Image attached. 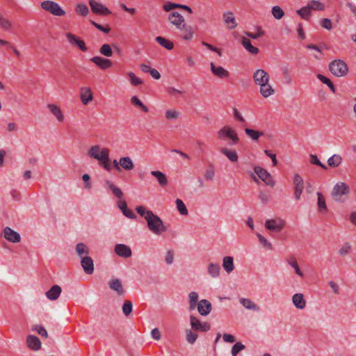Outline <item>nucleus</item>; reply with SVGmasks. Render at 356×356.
<instances>
[{"instance_id": "nucleus-1", "label": "nucleus", "mask_w": 356, "mask_h": 356, "mask_svg": "<svg viewBox=\"0 0 356 356\" xmlns=\"http://www.w3.org/2000/svg\"><path fill=\"white\" fill-rule=\"evenodd\" d=\"M88 156L95 161H97L99 165L108 172L111 170L110 164V149L100 145H92L87 152Z\"/></svg>"}, {"instance_id": "nucleus-2", "label": "nucleus", "mask_w": 356, "mask_h": 356, "mask_svg": "<svg viewBox=\"0 0 356 356\" xmlns=\"http://www.w3.org/2000/svg\"><path fill=\"white\" fill-rule=\"evenodd\" d=\"M217 138L223 142H228L230 145L238 143L240 139L237 131L229 125L222 127L217 131Z\"/></svg>"}, {"instance_id": "nucleus-3", "label": "nucleus", "mask_w": 356, "mask_h": 356, "mask_svg": "<svg viewBox=\"0 0 356 356\" xmlns=\"http://www.w3.org/2000/svg\"><path fill=\"white\" fill-rule=\"evenodd\" d=\"M149 230L155 235L159 236L167 230L161 218L152 213L146 220Z\"/></svg>"}, {"instance_id": "nucleus-4", "label": "nucleus", "mask_w": 356, "mask_h": 356, "mask_svg": "<svg viewBox=\"0 0 356 356\" xmlns=\"http://www.w3.org/2000/svg\"><path fill=\"white\" fill-rule=\"evenodd\" d=\"M349 193L350 188L348 185L344 182L339 181L334 186L331 195L335 202L343 203Z\"/></svg>"}, {"instance_id": "nucleus-5", "label": "nucleus", "mask_w": 356, "mask_h": 356, "mask_svg": "<svg viewBox=\"0 0 356 356\" xmlns=\"http://www.w3.org/2000/svg\"><path fill=\"white\" fill-rule=\"evenodd\" d=\"M329 68L331 73L338 77L345 76L348 71L347 65L341 60L331 62Z\"/></svg>"}, {"instance_id": "nucleus-6", "label": "nucleus", "mask_w": 356, "mask_h": 356, "mask_svg": "<svg viewBox=\"0 0 356 356\" xmlns=\"http://www.w3.org/2000/svg\"><path fill=\"white\" fill-rule=\"evenodd\" d=\"M41 7L44 10H47L56 16H63L65 15V11L56 2L52 1H44L42 2Z\"/></svg>"}, {"instance_id": "nucleus-7", "label": "nucleus", "mask_w": 356, "mask_h": 356, "mask_svg": "<svg viewBox=\"0 0 356 356\" xmlns=\"http://www.w3.org/2000/svg\"><path fill=\"white\" fill-rule=\"evenodd\" d=\"M168 22L175 26L178 30L186 29V22L184 17L178 12H172L168 17Z\"/></svg>"}, {"instance_id": "nucleus-8", "label": "nucleus", "mask_w": 356, "mask_h": 356, "mask_svg": "<svg viewBox=\"0 0 356 356\" xmlns=\"http://www.w3.org/2000/svg\"><path fill=\"white\" fill-rule=\"evenodd\" d=\"M285 225V220L280 218L268 219L265 222V227L269 231L275 232H281L284 227Z\"/></svg>"}, {"instance_id": "nucleus-9", "label": "nucleus", "mask_w": 356, "mask_h": 356, "mask_svg": "<svg viewBox=\"0 0 356 356\" xmlns=\"http://www.w3.org/2000/svg\"><path fill=\"white\" fill-rule=\"evenodd\" d=\"M190 329L196 332H204L211 329V325L209 323H202L197 317L193 315L190 316Z\"/></svg>"}, {"instance_id": "nucleus-10", "label": "nucleus", "mask_w": 356, "mask_h": 356, "mask_svg": "<svg viewBox=\"0 0 356 356\" xmlns=\"http://www.w3.org/2000/svg\"><path fill=\"white\" fill-rule=\"evenodd\" d=\"M254 170L257 176L264 181L266 185L270 186L275 185L272 176L264 168L256 166Z\"/></svg>"}, {"instance_id": "nucleus-11", "label": "nucleus", "mask_w": 356, "mask_h": 356, "mask_svg": "<svg viewBox=\"0 0 356 356\" xmlns=\"http://www.w3.org/2000/svg\"><path fill=\"white\" fill-rule=\"evenodd\" d=\"M293 183L294 185V197L296 200H299L304 189V182L302 177L296 174L293 177Z\"/></svg>"}, {"instance_id": "nucleus-12", "label": "nucleus", "mask_w": 356, "mask_h": 356, "mask_svg": "<svg viewBox=\"0 0 356 356\" xmlns=\"http://www.w3.org/2000/svg\"><path fill=\"white\" fill-rule=\"evenodd\" d=\"M65 37L69 44L72 46H76L83 51H87V47L84 41L76 37L75 35L71 33H67L65 34Z\"/></svg>"}, {"instance_id": "nucleus-13", "label": "nucleus", "mask_w": 356, "mask_h": 356, "mask_svg": "<svg viewBox=\"0 0 356 356\" xmlns=\"http://www.w3.org/2000/svg\"><path fill=\"white\" fill-rule=\"evenodd\" d=\"M89 5L92 11L95 14L106 15L111 13L107 7L95 0H89Z\"/></svg>"}, {"instance_id": "nucleus-14", "label": "nucleus", "mask_w": 356, "mask_h": 356, "mask_svg": "<svg viewBox=\"0 0 356 356\" xmlns=\"http://www.w3.org/2000/svg\"><path fill=\"white\" fill-rule=\"evenodd\" d=\"M3 237L9 242L19 243L21 241L20 234L9 227H6L3 231Z\"/></svg>"}, {"instance_id": "nucleus-15", "label": "nucleus", "mask_w": 356, "mask_h": 356, "mask_svg": "<svg viewBox=\"0 0 356 356\" xmlns=\"http://www.w3.org/2000/svg\"><path fill=\"white\" fill-rule=\"evenodd\" d=\"M253 79L256 85L265 83L270 81V76L264 70H257L253 74Z\"/></svg>"}, {"instance_id": "nucleus-16", "label": "nucleus", "mask_w": 356, "mask_h": 356, "mask_svg": "<svg viewBox=\"0 0 356 356\" xmlns=\"http://www.w3.org/2000/svg\"><path fill=\"white\" fill-rule=\"evenodd\" d=\"M47 107L51 115L56 118L58 122H63L65 120V115L61 108L55 104H48Z\"/></svg>"}, {"instance_id": "nucleus-17", "label": "nucleus", "mask_w": 356, "mask_h": 356, "mask_svg": "<svg viewBox=\"0 0 356 356\" xmlns=\"http://www.w3.org/2000/svg\"><path fill=\"white\" fill-rule=\"evenodd\" d=\"M114 251L117 255L124 258L130 257L132 254L129 246L121 243L115 245Z\"/></svg>"}, {"instance_id": "nucleus-18", "label": "nucleus", "mask_w": 356, "mask_h": 356, "mask_svg": "<svg viewBox=\"0 0 356 356\" xmlns=\"http://www.w3.org/2000/svg\"><path fill=\"white\" fill-rule=\"evenodd\" d=\"M80 99L83 105H88L93 99L92 90L88 87H82L80 89Z\"/></svg>"}, {"instance_id": "nucleus-19", "label": "nucleus", "mask_w": 356, "mask_h": 356, "mask_svg": "<svg viewBox=\"0 0 356 356\" xmlns=\"http://www.w3.org/2000/svg\"><path fill=\"white\" fill-rule=\"evenodd\" d=\"M81 259V265L86 274L90 275L94 271V263L92 259L89 257H83Z\"/></svg>"}, {"instance_id": "nucleus-20", "label": "nucleus", "mask_w": 356, "mask_h": 356, "mask_svg": "<svg viewBox=\"0 0 356 356\" xmlns=\"http://www.w3.org/2000/svg\"><path fill=\"white\" fill-rule=\"evenodd\" d=\"M197 308L198 312L202 316H207L208 315L212 309L211 304L210 302L207 300L203 299L201 300L196 307Z\"/></svg>"}, {"instance_id": "nucleus-21", "label": "nucleus", "mask_w": 356, "mask_h": 356, "mask_svg": "<svg viewBox=\"0 0 356 356\" xmlns=\"http://www.w3.org/2000/svg\"><path fill=\"white\" fill-rule=\"evenodd\" d=\"M90 60L102 70H106L113 65L111 60L100 56L92 57L90 58Z\"/></svg>"}, {"instance_id": "nucleus-22", "label": "nucleus", "mask_w": 356, "mask_h": 356, "mask_svg": "<svg viewBox=\"0 0 356 356\" xmlns=\"http://www.w3.org/2000/svg\"><path fill=\"white\" fill-rule=\"evenodd\" d=\"M108 284L110 289L115 291L118 296H122L124 293L122 282L119 279H111Z\"/></svg>"}, {"instance_id": "nucleus-23", "label": "nucleus", "mask_w": 356, "mask_h": 356, "mask_svg": "<svg viewBox=\"0 0 356 356\" xmlns=\"http://www.w3.org/2000/svg\"><path fill=\"white\" fill-rule=\"evenodd\" d=\"M291 300L294 307L298 309H303L306 307V300H305L304 295L302 293H295L292 296Z\"/></svg>"}, {"instance_id": "nucleus-24", "label": "nucleus", "mask_w": 356, "mask_h": 356, "mask_svg": "<svg viewBox=\"0 0 356 356\" xmlns=\"http://www.w3.org/2000/svg\"><path fill=\"white\" fill-rule=\"evenodd\" d=\"M27 346L33 350H38L41 348L40 340L34 335H28L26 337Z\"/></svg>"}, {"instance_id": "nucleus-25", "label": "nucleus", "mask_w": 356, "mask_h": 356, "mask_svg": "<svg viewBox=\"0 0 356 356\" xmlns=\"http://www.w3.org/2000/svg\"><path fill=\"white\" fill-rule=\"evenodd\" d=\"M222 18L225 24L229 29H233L237 26V22L233 13L226 12L223 13Z\"/></svg>"}, {"instance_id": "nucleus-26", "label": "nucleus", "mask_w": 356, "mask_h": 356, "mask_svg": "<svg viewBox=\"0 0 356 356\" xmlns=\"http://www.w3.org/2000/svg\"><path fill=\"white\" fill-rule=\"evenodd\" d=\"M61 292V287L56 284L45 293V296L49 300H56L60 296Z\"/></svg>"}, {"instance_id": "nucleus-27", "label": "nucleus", "mask_w": 356, "mask_h": 356, "mask_svg": "<svg viewBox=\"0 0 356 356\" xmlns=\"http://www.w3.org/2000/svg\"><path fill=\"white\" fill-rule=\"evenodd\" d=\"M259 92L264 98H268L270 96L275 94V90L273 89V86L270 85V81L260 84L259 86Z\"/></svg>"}, {"instance_id": "nucleus-28", "label": "nucleus", "mask_w": 356, "mask_h": 356, "mask_svg": "<svg viewBox=\"0 0 356 356\" xmlns=\"http://www.w3.org/2000/svg\"><path fill=\"white\" fill-rule=\"evenodd\" d=\"M106 187L111 191V193L119 200L122 199L124 193L122 190L118 187L114 183L108 179L105 181Z\"/></svg>"}, {"instance_id": "nucleus-29", "label": "nucleus", "mask_w": 356, "mask_h": 356, "mask_svg": "<svg viewBox=\"0 0 356 356\" xmlns=\"http://www.w3.org/2000/svg\"><path fill=\"white\" fill-rule=\"evenodd\" d=\"M207 274L211 278H217L220 274V266L218 263L210 262L207 266Z\"/></svg>"}, {"instance_id": "nucleus-30", "label": "nucleus", "mask_w": 356, "mask_h": 356, "mask_svg": "<svg viewBox=\"0 0 356 356\" xmlns=\"http://www.w3.org/2000/svg\"><path fill=\"white\" fill-rule=\"evenodd\" d=\"M210 66L211 70L215 76L221 79L227 78L229 76V72L224 69L222 67L216 66L213 63H211Z\"/></svg>"}, {"instance_id": "nucleus-31", "label": "nucleus", "mask_w": 356, "mask_h": 356, "mask_svg": "<svg viewBox=\"0 0 356 356\" xmlns=\"http://www.w3.org/2000/svg\"><path fill=\"white\" fill-rule=\"evenodd\" d=\"M220 152L225 155L230 161L236 162L238 159V156L236 150L228 149L227 147H221L219 149Z\"/></svg>"}, {"instance_id": "nucleus-32", "label": "nucleus", "mask_w": 356, "mask_h": 356, "mask_svg": "<svg viewBox=\"0 0 356 356\" xmlns=\"http://www.w3.org/2000/svg\"><path fill=\"white\" fill-rule=\"evenodd\" d=\"M120 164L121 170L123 169L127 171H131L134 168V161L129 156L120 157Z\"/></svg>"}, {"instance_id": "nucleus-33", "label": "nucleus", "mask_w": 356, "mask_h": 356, "mask_svg": "<svg viewBox=\"0 0 356 356\" xmlns=\"http://www.w3.org/2000/svg\"><path fill=\"white\" fill-rule=\"evenodd\" d=\"M240 303L247 309L259 312L260 310V307L258 305H257L254 302L249 298H241Z\"/></svg>"}, {"instance_id": "nucleus-34", "label": "nucleus", "mask_w": 356, "mask_h": 356, "mask_svg": "<svg viewBox=\"0 0 356 356\" xmlns=\"http://www.w3.org/2000/svg\"><path fill=\"white\" fill-rule=\"evenodd\" d=\"M222 268L227 274L234 270V259L230 256H225L222 259Z\"/></svg>"}, {"instance_id": "nucleus-35", "label": "nucleus", "mask_w": 356, "mask_h": 356, "mask_svg": "<svg viewBox=\"0 0 356 356\" xmlns=\"http://www.w3.org/2000/svg\"><path fill=\"white\" fill-rule=\"evenodd\" d=\"M75 252L77 256L81 259L88 256L90 250L87 245L83 243H79L75 246Z\"/></svg>"}, {"instance_id": "nucleus-36", "label": "nucleus", "mask_w": 356, "mask_h": 356, "mask_svg": "<svg viewBox=\"0 0 356 356\" xmlns=\"http://www.w3.org/2000/svg\"><path fill=\"white\" fill-rule=\"evenodd\" d=\"M150 173L157 179L159 184L161 187H165L168 185L167 177L163 172L158 170H154L152 171Z\"/></svg>"}, {"instance_id": "nucleus-37", "label": "nucleus", "mask_w": 356, "mask_h": 356, "mask_svg": "<svg viewBox=\"0 0 356 356\" xmlns=\"http://www.w3.org/2000/svg\"><path fill=\"white\" fill-rule=\"evenodd\" d=\"M241 43L243 47L250 54H257L259 52L258 48L252 45L250 40L245 38L243 37L241 38Z\"/></svg>"}, {"instance_id": "nucleus-38", "label": "nucleus", "mask_w": 356, "mask_h": 356, "mask_svg": "<svg viewBox=\"0 0 356 356\" xmlns=\"http://www.w3.org/2000/svg\"><path fill=\"white\" fill-rule=\"evenodd\" d=\"M198 294L195 291H191L188 294V303L189 307L188 309L190 311H192L196 308L198 304Z\"/></svg>"}, {"instance_id": "nucleus-39", "label": "nucleus", "mask_w": 356, "mask_h": 356, "mask_svg": "<svg viewBox=\"0 0 356 356\" xmlns=\"http://www.w3.org/2000/svg\"><path fill=\"white\" fill-rule=\"evenodd\" d=\"M287 264L294 270L296 275L302 277L304 274L300 270L298 261L295 257H291L286 260Z\"/></svg>"}, {"instance_id": "nucleus-40", "label": "nucleus", "mask_w": 356, "mask_h": 356, "mask_svg": "<svg viewBox=\"0 0 356 356\" xmlns=\"http://www.w3.org/2000/svg\"><path fill=\"white\" fill-rule=\"evenodd\" d=\"M317 197H318L317 204H318V211L321 213H325L327 211V208L326 203H325V199L323 195L320 192L317 193Z\"/></svg>"}, {"instance_id": "nucleus-41", "label": "nucleus", "mask_w": 356, "mask_h": 356, "mask_svg": "<svg viewBox=\"0 0 356 356\" xmlns=\"http://www.w3.org/2000/svg\"><path fill=\"white\" fill-rule=\"evenodd\" d=\"M186 334V340L190 344H194L198 337L196 331H194L190 328H186L184 330Z\"/></svg>"}, {"instance_id": "nucleus-42", "label": "nucleus", "mask_w": 356, "mask_h": 356, "mask_svg": "<svg viewBox=\"0 0 356 356\" xmlns=\"http://www.w3.org/2000/svg\"><path fill=\"white\" fill-rule=\"evenodd\" d=\"M245 133L249 138L254 141L258 140L261 136L264 135L263 131H259L250 128H245Z\"/></svg>"}, {"instance_id": "nucleus-43", "label": "nucleus", "mask_w": 356, "mask_h": 356, "mask_svg": "<svg viewBox=\"0 0 356 356\" xmlns=\"http://www.w3.org/2000/svg\"><path fill=\"white\" fill-rule=\"evenodd\" d=\"M342 157L337 154H333L332 156L328 158L327 164L331 168H337L340 165L342 162Z\"/></svg>"}, {"instance_id": "nucleus-44", "label": "nucleus", "mask_w": 356, "mask_h": 356, "mask_svg": "<svg viewBox=\"0 0 356 356\" xmlns=\"http://www.w3.org/2000/svg\"><path fill=\"white\" fill-rule=\"evenodd\" d=\"M181 113L176 109H168L165 112V117L168 120H176L179 118Z\"/></svg>"}, {"instance_id": "nucleus-45", "label": "nucleus", "mask_w": 356, "mask_h": 356, "mask_svg": "<svg viewBox=\"0 0 356 356\" xmlns=\"http://www.w3.org/2000/svg\"><path fill=\"white\" fill-rule=\"evenodd\" d=\"M155 40L159 44H161L162 47H165L168 50H171L174 47L173 43L165 38L158 36L156 38Z\"/></svg>"}, {"instance_id": "nucleus-46", "label": "nucleus", "mask_w": 356, "mask_h": 356, "mask_svg": "<svg viewBox=\"0 0 356 356\" xmlns=\"http://www.w3.org/2000/svg\"><path fill=\"white\" fill-rule=\"evenodd\" d=\"M256 235L260 244L264 248L268 250H272L273 249L272 243L267 238L259 233H257Z\"/></svg>"}, {"instance_id": "nucleus-47", "label": "nucleus", "mask_w": 356, "mask_h": 356, "mask_svg": "<svg viewBox=\"0 0 356 356\" xmlns=\"http://www.w3.org/2000/svg\"><path fill=\"white\" fill-rule=\"evenodd\" d=\"M130 102L132 105L139 107L145 113L149 111L147 106H145L136 96L131 97L130 99Z\"/></svg>"}, {"instance_id": "nucleus-48", "label": "nucleus", "mask_w": 356, "mask_h": 356, "mask_svg": "<svg viewBox=\"0 0 356 356\" xmlns=\"http://www.w3.org/2000/svg\"><path fill=\"white\" fill-rule=\"evenodd\" d=\"M352 250V245L349 242H346L342 245V246L339 249L338 254L343 257L348 255L350 251Z\"/></svg>"}, {"instance_id": "nucleus-49", "label": "nucleus", "mask_w": 356, "mask_h": 356, "mask_svg": "<svg viewBox=\"0 0 356 356\" xmlns=\"http://www.w3.org/2000/svg\"><path fill=\"white\" fill-rule=\"evenodd\" d=\"M176 207L179 213L182 216L188 215V209L184 203V202L180 199H177L175 200Z\"/></svg>"}, {"instance_id": "nucleus-50", "label": "nucleus", "mask_w": 356, "mask_h": 356, "mask_svg": "<svg viewBox=\"0 0 356 356\" xmlns=\"http://www.w3.org/2000/svg\"><path fill=\"white\" fill-rule=\"evenodd\" d=\"M271 13L275 19H281L284 16V12L279 6H275L271 9Z\"/></svg>"}, {"instance_id": "nucleus-51", "label": "nucleus", "mask_w": 356, "mask_h": 356, "mask_svg": "<svg viewBox=\"0 0 356 356\" xmlns=\"http://www.w3.org/2000/svg\"><path fill=\"white\" fill-rule=\"evenodd\" d=\"M317 78L322 82L324 84H326L329 88L331 90V91L334 93L335 92V88H334V84L332 83V82L330 81V79L327 78L326 76L321 74H317Z\"/></svg>"}, {"instance_id": "nucleus-52", "label": "nucleus", "mask_w": 356, "mask_h": 356, "mask_svg": "<svg viewBox=\"0 0 356 356\" xmlns=\"http://www.w3.org/2000/svg\"><path fill=\"white\" fill-rule=\"evenodd\" d=\"M75 11L78 15L82 16H86L89 13L88 8L83 3L77 4L75 8Z\"/></svg>"}, {"instance_id": "nucleus-53", "label": "nucleus", "mask_w": 356, "mask_h": 356, "mask_svg": "<svg viewBox=\"0 0 356 356\" xmlns=\"http://www.w3.org/2000/svg\"><path fill=\"white\" fill-rule=\"evenodd\" d=\"M302 19L307 20L311 15V10L308 6L302 7L297 11Z\"/></svg>"}, {"instance_id": "nucleus-54", "label": "nucleus", "mask_w": 356, "mask_h": 356, "mask_svg": "<svg viewBox=\"0 0 356 356\" xmlns=\"http://www.w3.org/2000/svg\"><path fill=\"white\" fill-rule=\"evenodd\" d=\"M122 312L125 316H128L132 312L133 304L130 300H125L122 305Z\"/></svg>"}, {"instance_id": "nucleus-55", "label": "nucleus", "mask_w": 356, "mask_h": 356, "mask_svg": "<svg viewBox=\"0 0 356 356\" xmlns=\"http://www.w3.org/2000/svg\"><path fill=\"white\" fill-rule=\"evenodd\" d=\"M136 211L140 216L144 217L145 220L148 218V216L153 213L151 210H147L143 206H138L136 208Z\"/></svg>"}, {"instance_id": "nucleus-56", "label": "nucleus", "mask_w": 356, "mask_h": 356, "mask_svg": "<svg viewBox=\"0 0 356 356\" xmlns=\"http://www.w3.org/2000/svg\"><path fill=\"white\" fill-rule=\"evenodd\" d=\"M32 331L36 332L38 334H40L41 337H43L44 338H47L48 333L45 328L40 325H34L31 327Z\"/></svg>"}, {"instance_id": "nucleus-57", "label": "nucleus", "mask_w": 356, "mask_h": 356, "mask_svg": "<svg viewBox=\"0 0 356 356\" xmlns=\"http://www.w3.org/2000/svg\"><path fill=\"white\" fill-rule=\"evenodd\" d=\"M127 74L131 85L136 86L143 83V81L140 78L137 77L134 72H130Z\"/></svg>"}, {"instance_id": "nucleus-58", "label": "nucleus", "mask_w": 356, "mask_h": 356, "mask_svg": "<svg viewBox=\"0 0 356 356\" xmlns=\"http://www.w3.org/2000/svg\"><path fill=\"white\" fill-rule=\"evenodd\" d=\"M181 31H184L182 38L185 40H190L193 37V29L190 26H186V29H183Z\"/></svg>"}, {"instance_id": "nucleus-59", "label": "nucleus", "mask_w": 356, "mask_h": 356, "mask_svg": "<svg viewBox=\"0 0 356 356\" xmlns=\"http://www.w3.org/2000/svg\"><path fill=\"white\" fill-rule=\"evenodd\" d=\"M307 6L311 10H323L325 8L324 5L321 2L315 0H312Z\"/></svg>"}, {"instance_id": "nucleus-60", "label": "nucleus", "mask_w": 356, "mask_h": 356, "mask_svg": "<svg viewBox=\"0 0 356 356\" xmlns=\"http://www.w3.org/2000/svg\"><path fill=\"white\" fill-rule=\"evenodd\" d=\"M245 346L241 342H236L232 348V356H236L239 352L244 350Z\"/></svg>"}, {"instance_id": "nucleus-61", "label": "nucleus", "mask_w": 356, "mask_h": 356, "mask_svg": "<svg viewBox=\"0 0 356 356\" xmlns=\"http://www.w3.org/2000/svg\"><path fill=\"white\" fill-rule=\"evenodd\" d=\"M99 52L106 57H111L113 55L111 47L108 44H103L99 49Z\"/></svg>"}, {"instance_id": "nucleus-62", "label": "nucleus", "mask_w": 356, "mask_h": 356, "mask_svg": "<svg viewBox=\"0 0 356 356\" xmlns=\"http://www.w3.org/2000/svg\"><path fill=\"white\" fill-rule=\"evenodd\" d=\"M309 161L312 164L316 165L318 166H320L323 169L326 170L327 167L323 163H322L319 159H318V156L316 154H311L309 156Z\"/></svg>"}, {"instance_id": "nucleus-63", "label": "nucleus", "mask_w": 356, "mask_h": 356, "mask_svg": "<svg viewBox=\"0 0 356 356\" xmlns=\"http://www.w3.org/2000/svg\"><path fill=\"white\" fill-rule=\"evenodd\" d=\"M215 176V170L214 168L212 165H210L209 168L206 170L204 173V178L207 180H212Z\"/></svg>"}, {"instance_id": "nucleus-64", "label": "nucleus", "mask_w": 356, "mask_h": 356, "mask_svg": "<svg viewBox=\"0 0 356 356\" xmlns=\"http://www.w3.org/2000/svg\"><path fill=\"white\" fill-rule=\"evenodd\" d=\"M11 22L8 19L4 18L0 14V28L5 30H8L11 27Z\"/></svg>"}]
</instances>
